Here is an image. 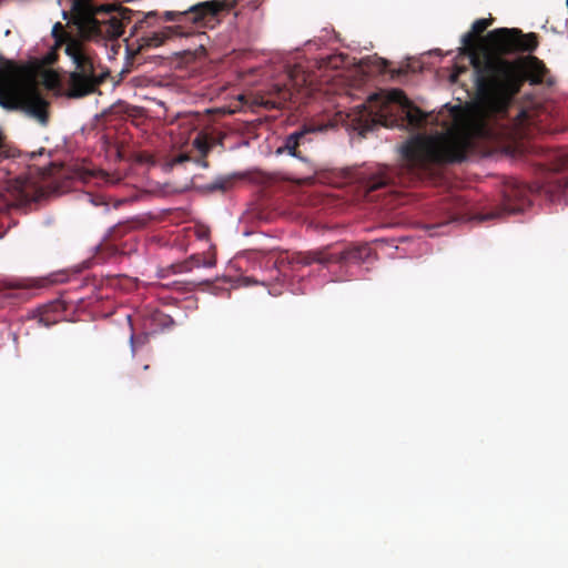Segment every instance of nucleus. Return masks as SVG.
I'll return each mask as SVG.
<instances>
[{
	"label": "nucleus",
	"mask_w": 568,
	"mask_h": 568,
	"mask_svg": "<svg viewBox=\"0 0 568 568\" xmlns=\"http://www.w3.org/2000/svg\"><path fill=\"white\" fill-rule=\"evenodd\" d=\"M491 23V18L478 19L462 37V53L469 58L476 90L464 122L446 133L418 134L402 146L403 171L410 181L432 180L437 166L465 161L476 140H515L524 133L529 112L514 108L521 82L519 68L504 55L535 51L538 37L516 28H498L479 37Z\"/></svg>",
	"instance_id": "nucleus-1"
},
{
	"label": "nucleus",
	"mask_w": 568,
	"mask_h": 568,
	"mask_svg": "<svg viewBox=\"0 0 568 568\" xmlns=\"http://www.w3.org/2000/svg\"><path fill=\"white\" fill-rule=\"evenodd\" d=\"M231 4L226 0H209L191 6L185 10L165 11L163 19L175 24L165 27L161 31L143 33L134 43L126 44L128 60L131 64L139 61L138 54L149 48H158L168 39L179 36L187 37L197 28L214 29L222 21V14L229 12Z\"/></svg>",
	"instance_id": "nucleus-2"
},
{
	"label": "nucleus",
	"mask_w": 568,
	"mask_h": 568,
	"mask_svg": "<svg viewBox=\"0 0 568 568\" xmlns=\"http://www.w3.org/2000/svg\"><path fill=\"white\" fill-rule=\"evenodd\" d=\"M0 106L22 111L41 124L49 119V102L43 98L30 72L12 61L0 65Z\"/></svg>",
	"instance_id": "nucleus-3"
},
{
	"label": "nucleus",
	"mask_w": 568,
	"mask_h": 568,
	"mask_svg": "<svg viewBox=\"0 0 568 568\" xmlns=\"http://www.w3.org/2000/svg\"><path fill=\"white\" fill-rule=\"evenodd\" d=\"M369 111L363 105L364 113L371 119L359 122L365 123L362 129L371 130L368 123H379L383 125H393L400 123L413 130L425 128L429 123H437L438 118L433 113H426L413 104L400 89H393L387 92L374 93L369 97ZM365 114H361L363 118Z\"/></svg>",
	"instance_id": "nucleus-4"
},
{
	"label": "nucleus",
	"mask_w": 568,
	"mask_h": 568,
	"mask_svg": "<svg viewBox=\"0 0 568 568\" xmlns=\"http://www.w3.org/2000/svg\"><path fill=\"white\" fill-rule=\"evenodd\" d=\"M71 11L79 32L89 39H116L138 12L124 7H101L94 10L90 0H71Z\"/></svg>",
	"instance_id": "nucleus-5"
},
{
	"label": "nucleus",
	"mask_w": 568,
	"mask_h": 568,
	"mask_svg": "<svg viewBox=\"0 0 568 568\" xmlns=\"http://www.w3.org/2000/svg\"><path fill=\"white\" fill-rule=\"evenodd\" d=\"M65 53L74 69L67 80L65 95L80 99L98 91L109 72L101 67L100 59L83 43L72 40L65 47Z\"/></svg>",
	"instance_id": "nucleus-6"
},
{
	"label": "nucleus",
	"mask_w": 568,
	"mask_h": 568,
	"mask_svg": "<svg viewBox=\"0 0 568 568\" xmlns=\"http://www.w3.org/2000/svg\"><path fill=\"white\" fill-rule=\"evenodd\" d=\"M58 170L59 166L50 160L29 164L26 174L18 175L9 182L8 192L12 197L11 203L0 193V216L6 214L11 205L26 206L43 199L47 192L42 182Z\"/></svg>",
	"instance_id": "nucleus-7"
},
{
	"label": "nucleus",
	"mask_w": 568,
	"mask_h": 568,
	"mask_svg": "<svg viewBox=\"0 0 568 568\" xmlns=\"http://www.w3.org/2000/svg\"><path fill=\"white\" fill-rule=\"evenodd\" d=\"M317 130L313 126H303L288 134L283 144L277 149V153H287L291 156L298 159L304 166V176L296 180L298 184H307L314 181L315 176L323 170L307 152V145L311 144V134Z\"/></svg>",
	"instance_id": "nucleus-8"
},
{
	"label": "nucleus",
	"mask_w": 568,
	"mask_h": 568,
	"mask_svg": "<svg viewBox=\"0 0 568 568\" xmlns=\"http://www.w3.org/2000/svg\"><path fill=\"white\" fill-rule=\"evenodd\" d=\"M549 175L538 191L551 202L568 203V152H554L549 155Z\"/></svg>",
	"instance_id": "nucleus-9"
},
{
	"label": "nucleus",
	"mask_w": 568,
	"mask_h": 568,
	"mask_svg": "<svg viewBox=\"0 0 568 568\" xmlns=\"http://www.w3.org/2000/svg\"><path fill=\"white\" fill-rule=\"evenodd\" d=\"M373 251L368 244L349 246L341 252L329 253L327 248L298 253L295 261L301 265H310L312 263L327 264L336 263H361L366 261Z\"/></svg>",
	"instance_id": "nucleus-10"
},
{
	"label": "nucleus",
	"mask_w": 568,
	"mask_h": 568,
	"mask_svg": "<svg viewBox=\"0 0 568 568\" xmlns=\"http://www.w3.org/2000/svg\"><path fill=\"white\" fill-rule=\"evenodd\" d=\"M531 192L532 189L521 182L513 180L505 183L500 211L483 215L481 220L495 219L501 213L515 214L524 211L530 204L529 196Z\"/></svg>",
	"instance_id": "nucleus-11"
},
{
	"label": "nucleus",
	"mask_w": 568,
	"mask_h": 568,
	"mask_svg": "<svg viewBox=\"0 0 568 568\" xmlns=\"http://www.w3.org/2000/svg\"><path fill=\"white\" fill-rule=\"evenodd\" d=\"M509 61L518 64L519 74L521 78L519 91L521 90L526 81H529L530 84L542 83L544 78L548 72L544 62L534 55H528L526 58H519L517 60Z\"/></svg>",
	"instance_id": "nucleus-12"
},
{
	"label": "nucleus",
	"mask_w": 568,
	"mask_h": 568,
	"mask_svg": "<svg viewBox=\"0 0 568 568\" xmlns=\"http://www.w3.org/2000/svg\"><path fill=\"white\" fill-rule=\"evenodd\" d=\"M136 250L135 243L125 241L124 243H118L110 237H105L104 241L97 247V252L93 256L95 264L104 263L118 255H128Z\"/></svg>",
	"instance_id": "nucleus-13"
},
{
	"label": "nucleus",
	"mask_w": 568,
	"mask_h": 568,
	"mask_svg": "<svg viewBox=\"0 0 568 568\" xmlns=\"http://www.w3.org/2000/svg\"><path fill=\"white\" fill-rule=\"evenodd\" d=\"M439 221L430 225L432 229L445 226L452 222L460 221L464 219L465 213L462 209L457 207L456 203L445 202L442 204Z\"/></svg>",
	"instance_id": "nucleus-14"
},
{
	"label": "nucleus",
	"mask_w": 568,
	"mask_h": 568,
	"mask_svg": "<svg viewBox=\"0 0 568 568\" xmlns=\"http://www.w3.org/2000/svg\"><path fill=\"white\" fill-rule=\"evenodd\" d=\"M268 94H270V98H267L265 100L263 99L262 103L266 108H271V109L282 108L284 105V103L287 102L292 97L290 89L286 88V85H280V84H274L272 87V89L270 90Z\"/></svg>",
	"instance_id": "nucleus-15"
},
{
	"label": "nucleus",
	"mask_w": 568,
	"mask_h": 568,
	"mask_svg": "<svg viewBox=\"0 0 568 568\" xmlns=\"http://www.w3.org/2000/svg\"><path fill=\"white\" fill-rule=\"evenodd\" d=\"M215 263H216V261L214 257L206 260L205 257H203L201 255H192L190 258L185 260L182 263L174 265L173 267H174L175 273H183V272H190L194 267H200V266L212 267L215 265Z\"/></svg>",
	"instance_id": "nucleus-16"
},
{
	"label": "nucleus",
	"mask_w": 568,
	"mask_h": 568,
	"mask_svg": "<svg viewBox=\"0 0 568 568\" xmlns=\"http://www.w3.org/2000/svg\"><path fill=\"white\" fill-rule=\"evenodd\" d=\"M136 227H138V223L134 221L120 222L116 225H114L112 229H110L106 236L118 243H122L121 242L122 239L125 235L130 234L132 231H134Z\"/></svg>",
	"instance_id": "nucleus-17"
},
{
	"label": "nucleus",
	"mask_w": 568,
	"mask_h": 568,
	"mask_svg": "<svg viewBox=\"0 0 568 568\" xmlns=\"http://www.w3.org/2000/svg\"><path fill=\"white\" fill-rule=\"evenodd\" d=\"M393 183V176L388 171H381L369 178L366 183L367 192H374Z\"/></svg>",
	"instance_id": "nucleus-18"
},
{
	"label": "nucleus",
	"mask_w": 568,
	"mask_h": 568,
	"mask_svg": "<svg viewBox=\"0 0 568 568\" xmlns=\"http://www.w3.org/2000/svg\"><path fill=\"white\" fill-rule=\"evenodd\" d=\"M214 142L205 133H200L193 141L194 148L200 152L203 158H206L212 150Z\"/></svg>",
	"instance_id": "nucleus-19"
},
{
	"label": "nucleus",
	"mask_w": 568,
	"mask_h": 568,
	"mask_svg": "<svg viewBox=\"0 0 568 568\" xmlns=\"http://www.w3.org/2000/svg\"><path fill=\"white\" fill-rule=\"evenodd\" d=\"M16 154L17 150L9 144L6 134L0 129V159L14 158Z\"/></svg>",
	"instance_id": "nucleus-20"
},
{
	"label": "nucleus",
	"mask_w": 568,
	"mask_h": 568,
	"mask_svg": "<svg viewBox=\"0 0 568 568\" xmlns=\"http://www.w3.org/2000/svg\"><path fill=\"white\" fill-rule=\"evenodd\" d=\"M233 180L234 179L232 176L219 178L209 186V189L211 191H222V192H225V191H227V190H230L232 187Z\"/></svg>",
	"instance_id": "nucleus-21"
},
{
	"label": "nucleus",
	"mask_w": 568,
	"mask_h": 568,
	"mask_svg": "<svg viewBox=\"0 0 568 568\" xmlns=\"http://www.w3.org/2000/svg\"><path fill=\"white\" fill-rule=\"evenodd\" d=\"M152 321L162 327H168L173 324V320L171 318V316H169L160 311H155L152 314Z\"/></svg>",
	"instance_id": "nucleus-22"
},
{
	"label": "nucleus",
	"mask_w": 568,
	"mask_h": 568,
	"mask_svg": "<svg viewBox=\"0 0 568 568\" xmlns=\"http://www.w3.org/2000/svg\"><path fill=\"white\" fill-rule=\"evenodd\" d=\"M155 17H156V12L150 11L142 19L138 18L135 21V24L133 26V30H132L131 34H134L138 32V30L143 29L144 24L148 23V20L155 18Z\"/></svg>",
	"instance_id": "nucleus-23"
},
{
	"label": "nucleus",
	"mask_w": 568,
	"mask_h": 568,
	"mask_svg": "<svg viewBox=\"0 0 568 568\" xmlns=\"http://www.w3.org/2000/svg\"><path fill=\"white\" fill-rule=\"evenodd\" d=\"M146 342H148V335L146 334L135 336L134 333H132L131 336H130V344H131L132 354L133 355L135 354V348H136L138 345H143Z\"/></svg>",
	"instance_id": "nucleus-24"
},
{
	"label": "nucleus",
	"mask_w": 568,
	"mask_h": 568,
	"mask_svg": "<svg viewBox=\"0 0 568 568\" xmlns=\"http://www.w3.org/2000/svg\"><path fill=\"white\" fill-rule=\"evenodd\" d=\"M134 160L138 162V163H153V156L148 153V152H139L134 155Z\"/></svg>",
	"instance_id": "nucleus-25"
},
{
	"label": "nucleus",
	"mask_w": 568,
	"mask_h": 568,
	"mask_svg": "<svg viewBox=\"0 0 568 568\" xmlns=\"http://www.w3.org/2000/svg\"><path fill=\"white\" fill-rule=\"evenodd\" d=\"M191 160V156L186 153H181V154H178L175 156H173L171 160H170V164L172 166L174 165H179V164H182L184 162H187Z\"/></svg>",
	"instance_id": "nucleus-26"
},
{
	"label": "nucleus",
	"mask_w": 568,
	"mask_h": 568,
	"mask_svg": "<svg viewBox=\"0 0 568 568\" xmlns=\"http://www.w3.org/2000/svg\"><path fill=\"white\" fill-rule=\"evenodd\" d=\"M375 62H376V67L378 68V70L381 72H384L386 67H387V64H388L387 60L382 59V58H376Z\"/></svg>",
	"instance_id": "nucleus-27"
},
{
	"label": "nucleus",
	"mask_w": 568,
	"mask_h": 568,
	"mask_svg": "<svg viewBox=\"0 0 568 568\" xmlns=\"http://www.w3.org/2000/svg\"><path fill=\"white\" fill-rule=\"evenodd\" d=\"M8 288L10 291H21V290H24L26 286H23L21 283L14 282V283H9Z\"/></svg>",
	"instance_id": "nucleus-28"
},
{
	"label": "nucleus",
	"mask_w": 568,
	"mask_h": 568,
	"mask_svg": "<svg viewBox=\"0 0 568 568\" xmlns=\"http://www.w3.org/2000/svg\"><path fill=\"white\" fill-rule=\"evenodd\" d=\"M44 154H45L44 149H40L39 152H32L30 154V158H31V160H37L38 158H41Z\"/></svg>",
	"instance_id": "nucleus-29"
},
{
	"label": "nucleus",
	"mask_w": 568,
	"mask_h": 568,
	"mask_svg": "<svg viewBox=\"0 0 568 568\" xmlns=\"http://www.w3.org/2000/svg\"><path fill=\"white\" fill-rule=\"evenodd\" d=\"M195 162H196V164H199L200 166H202L204 169L209 168V162L202 155L200 159L195 160Z\"/></svg>",
	"instance_id": "nucleus-30"
},
{
	"label": "nucleus",
	"mask_w": 568,
	"mask_h": 568,
	"mask_svg": "<svg viewBox=\"0 0 568 568\" xmlns=\"http://www.w3.org/2000/svg\"><path fill=\"white\" fill-rule=\"evenodd\" d=\"M464 71H465V68H462V69H458V71H457V72H454V73L450 75V80H452V82H457L458 74H459L460 72H464Z\"/></svg>",
	"instance_id": "nucleus-31"
},
{
	"label": "nucleus",
	"mask_w": 568,
	"mask_h": 568,
	"mask_svg": "<svg viewBox=\"0 0 568 568\" xmlns=\"http://www.w3.org/2000/svg\"><path fill=\"white\" fill-rule=\"evenodd\" d=\"M39 322H40L42 325L47 326V327H49V326L52 324V323H51L49 320H47L43 315H42V316H40Z\"/></svg>",
	"instance_id": "nucleus-32"
},
{
	"label": "nucleus",
	"mask_w": 568,
	"mask_h": 568,
	"mask_svg": "<svg viewBox=\"0 0 568 568\" xmlns=\"http://www.w3.org/2000/svg\"><path fill=\"white\" fill-rule=\"evenodd\" d=\"M60 27H61V23H60V22H57V24L54 26V30H55L57 28H60Z\"/></svg>",
	"instance_id": "nucleus-33"
},
{
	"label": "nucleus",
	"mask_w": 568,
	"mask_h": 568,
	"mask_svg": "<svg viewBox=\"0 0 568 568\" xmlns=\"http://www.w3.org/2000/svg\"><path fill=\"white\" fill-rule=\"evenodd\" d=\"M149 368H150V366H149V365H144V366H143V369H144V371H148Z\"/></svg>",
	"instance_id": "nucleus-34"
},
{
	"label": "nucleus",
	"mask_w": 568,
	"mask_h": 568,
	"mask_svg": "<svg viewBox=\"0 0 568 568\" xmlns=\"http://www.w3.org/2000/svg\"><path fill=\"white\" fill-rule=\"evenodd\" d=\"M63 17L64 19L68 17V13L65 11H63Z\"/></svg>",
	"instance_id": "nucleus-35"
}]
</instances>
